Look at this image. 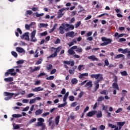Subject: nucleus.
<instances>
[{"label":"nucleus","mask_w":130,"mask_h":130,"mask_svg":"<svg viewBox=\"0 0 130 130\" xmlns=\"http://www.w3.org/2000/svg\"><path fill=\"white\" fill-rule=\"evenodd\" d=\"M64 26H66L64 24L62 23L61 26H59L58 30H59L60 34H63L64 33V30H64Z\"/></svg>","instance_id":"6e6552de"},{"label":"nucleus","mask_w":130,"mask_h":130,"mask_svg":"<svg viewBox=\"0 0 130 130\" xmlns=\"http://www.w3.org/2000/svg\"><path fill=\"white\" fill-rule=\"evenodd\" d=\"M40 66H38L37 67H35V69H33V67H30L29 68V72L30 73H34V72H37V71H39V70H40Z\"/></svg>","instance_id":"1a4fd4ad"},{"label":"nucleus","mask_w":130,"mask_h":130,"mask_svg":"<svg viewBox=\"0 0 130 130\" xmlns=\"http://www.w3.org/2000/svg\"><path fill=\"white\" fill-rule=\"evenodd\" d=\"M70 101H75V96L74 95H70L69 97Z\"/></svg>","instance_id":"4c0bfd02"},{"label":"nucleus","mask_w":130,"mask_h":130,"mask_svg":"<svg viewBox=\"0 0 130 130\" xmlns=\"http://www.w3.org/2000/svg\"><path fill=\"white\" fill-rule=\"evenodd\" d=\"M122 110L123 109L122 108H119L115 111V113H119V112L122 111Z\"/></svg>","instance_id":"8fccbe9b"},{"label":"nucleus","mask_w":130,"mask_h":130,"mask_svg":"<svg viewBox=\"0 0 130 130\" xmlns=\"http://www.w3.org/2000/svg\"><path fill=\"white\" fill-rule=\"evenodd\" d=\"M44 90V88H41V87L39 86L38 87H36L34 89H32V91L34 92H39V91H43Z\"/></svg>","instance_id":"4468645a"},{"label":"nucleus","mask_w":130,"mask_h":130,"mask_svg":"<svg viewBox=\"0 0 130 130\" xmlns=\"http://www.w3.org/2000/svg\"><path fill=\"white\" fill-rule=\"evenodd\" d=\"M35 121H36V118H33L29 121V124H31V123H33V122H35Z\"/></svg>","instance_id":"603ef678"},{"label":"nucleus","mask_w":130,"mask_h":130,"mask_svg":"<svg viewBox=\"0 0 130 130\" xmlns=\"http://www.w3.org/2000/svg\"><path fill=\"white\" fill-rule=\"evenodd\" d=\"M42 62V58H40L37 62L36 64H40Z\"/></svg>","instance_id":"a18cd8bd"},{"label":"nucleus","mask_w":130,"mask_h":130,"mask_svg":"<svg viewBox=\"0 0 130 130\" xmlns=\"http://www.w3.org/2000/svg\"><path fill=\"white\" fill-rule=\"evenodd\" d=\"M44 123L42 122H38L37 123V126H41L42 125H43Z\"/></svg>","instance_id":"bf43d9fd"},{"label":"nucleus","mask_w":130,"mask_h":130,"mask_svg":"<svg viewBox=\"0 0 130 130\" xmlns=\"http://www.w3.org/2000/svg\"><path fill=\"white\" fill-rule=\"evenodd\" d=\"M76 52H82L83 51V49L82 48H77V49L76 50Z\"/></svg>","instance_id":"3c124183"},{"label":"nucleus","mask_w":130,"mask_h":130,"mask_svg":"<svg viewBox=\"0 0 130 130\" xmlns=\"http://www.w3.org/2000/svg\"><path fill=\"white\" fill-rule=\"evenodd\" d=\"M11 54L14 56V57H18V54L15 51H12L11 52Z\"/></svg>","instance_id":"ea45409f"},{"label":"nucleus","mask_w":130,"mask_h":130,"mask_svg":"<svg viewBox=\"0 0 130 130\" xmlns=\"http://www.w3.org/2000/svg\"><path fill=\"white\" fill-rule=\"evenodd\" d=\"M43 112V110L38 109L35 112L36 115H40Z\"/></svg>","instance_id":"412c9836"},{"label":"nucleus","mask_w":130,"mask_h":130,"mask_svg":"<svg viewBox=\"0 0 130 130\" xmlns=\"http://www.w3.org/2000/svg\"><path fill=\"white\" fill-rule=\"evenodd\" d=\"M127 93V91L125 90H122V95H123V96H125V94Z\"/></svg>","instance_id":"0e129e2a"},{"label":"nucleus","mask_w":130,"mask_h":130,"mask_svg":"<svg viewBox=\"0 0 130 130\" xmlns=\"http://www.w3.org/2000/svg\"><path fill=\"white\" fill-rule=\"evenodd\" d=\"M30 26H32V23H30L29 25L25 24V29H26V30H30Z\"/></svg>","instance_id":"79ce46f5"},{"label":"nucleus","mask_w":130,"mask_h":130,"mask_svg":"<svg viewBox=\"0 0 130 130\" xmlns=\"http://www.w3.org/2000/svg\"><path fill=\"white\" fill-rule=\"evenodd\" d=\"M4 81H5V82H7V83H9L10 82H13V81H14V78L13 77L6 78L4 79Z\"/></svg>","instance_id":"6ab92c4d"},{"label":"nucleus","mask_w":130,"mask_h":130,"mask_svg":"<svg viewBox=\"0 0 130 130\" xmlns=\"http://www.w3.org/2000/svg\"><path fill=\"white\" fill-rule=\"evenodd\" d=\"M8 72H9V74L11 75V76H15L17 75L16 72L14 73V72H15V69H9Z\"/></svg>","instance_id":"2eb2a0df"},{"label":"nucleus","mask_w":130,"mask_h":130,"mask_svg":"<svg viewBox=\"0 0 130 130\" xmlns=\"http://www.w3.org/2000/svg\"><path fill=\"white\" fill-rule=\"evenodd\" d=\"M94 85H95V86L94 88V92H96V91H97L98 89H99V87L100 85H99V84H97V83H94Z\"/></svg>","instance_id":"c756f323"},{"label":"nucleus","mask_w":130,"mask_h":130,"mask_svg":"<svg viewBox=\"0 0 130 130\" xmlns=\"http://www.w3.org/2000/svg\"><path fill=\"white\" fill-rule=\"evenodd\" d=\"M47 115H49V112L44 113V114H43L42 115V117H45L47 116Z\"/></svg>","instance_id":"4d7b16f0"},{"label":"nucleus","mask_w":130,"mask_h":130,"mask_svg":"<svg viewBox=\"0 0 130 130\" xmlns=\"http://www.w3.org/2000/svg\"><path fill=\"white\" fill-rule=\"evenodd\" d=\"M36 17H42V16H44V13H41L39 14L38 12H36Z\"/></svg>","instance_id":"a19ab883"},{"label":"nucleus","mask_w":130,"mask_h":130,"mask_svg":"<svg viewBox=\"0 0 130 130\" xmlns=\"http://www.w3.org/2000/svg\"><path fill=\"white\" fill-rule=\"evenodd\" d=\"M81 21H79L77 23L75 24V28L76 29H77V28H78L80 25H81Z\"/></svg>","instance_id":"5fc2aeb1"},{"label":"nucleus","mask_w":130,"mask_h":130,"mask_svg":"<svg viewBox=\"0 0 130 130\" xmlns=\"http://www.w3.org/2000/svg\"><path fill=\"white\" fill-rule=\"evenodd\" d=\"M104 62H105V64L104 67H106V66L107 67L109 66V61L107 59L105 60Z\"/></svg>","instance_id":"58836bf2"},{"label":"nucleus","mask_w":130,"mask_h":130,"mask_svg":"<svg viewBox=\"0 0 130 130\" xmlns=\"http://www.w3.org/2000/svg\"><path fill=\"white\" fill-rule=\"evenodd\" d=\"M120 74H121V75L122 76V77H126L128 75L127 74V72L125 70L120 72Z\"/></svg>","instance_id":"5701e85b"},{"label":"nucleus","mask_w":130,"mask_h":130,"mask_svg":"<svg viewBox=\"0 0 130 130\" xmlns=\"http://www.w3.org/2000/svg\"><path fill=\"white\" fill-rule=\"evenodd\" d=\"M128 48H125L124 49H123L122 48H119L118 49V52H121L123 54H125V53H127L126 56L128 59H130V51H128Z\"/></svg>","instance_id":"20e7f679"},{"label":"nucleus","mask_w":130,"mask_h":130,"mask_svg":"<svg viewBox=\"0 0 130 130\" xmlns=\"http://www.w3.org/2000/svg\"><path fill=\"white\" fill-rule=\"evenodd\" d=\"M71 83L73 85H75V84H78V79H77V78H73L71 80Z\"/></svg>","instance_id":"393cba45"},{"label":"nucleus","mask_w":130,"mask_h":130,"mask_svg":"<svg viewBox=\"0 0 130 130\" xmlns=\"http://www.w3.org/2000/svg\"><path fill=\"white\" fill-rule=\"evenodd\" d=\"M91 79H95L96 80L94 82V84H99L101 81H103V75L101 74H91L90 75Z\"/></svg>","instance_id":"f03ea898"},{"label":"nucleus","mask_w":130,"mask_h":130,"mask_svg":"<svg viewBox=\"0 0 130 130\" xmlns=\"http://www.w3.org/2000/svg\"><path fill=\"white\" fill-rule=\"evenodd\" d=\"M21 39H25L27 41H30V38L29 37V32H27L24 33L22 36H21Z\"/></svg>","instance_id":"0eeeda50"},{"label":"nucleus","mask_w":130,"mask_h":130,"mask_svg":"<svg viewBox=\"0 0 130 130\" xmlns=\"http://www.w3.org/2000/svg\"><path fill=\"white\" fill-rule=\"evenodd\" d=\"M102 41H103L104 43H102L100 44L101 46H106V45H108V44H110L112 42V40L111 39H107L106 37H102Z\"/></svg>","instance_id":"7ed1b4c3"},{"label":"nucleus","mask_w":130,"mask_h":130,"mask_svg":"<svg viewBox=\"0 0 130 130\" xmlns=\"http://www.w3.org/2000/svg\"><path fill=\"white\" fill-rule=\"evenodd\" d=\"M84 95V91H81L79 94V98H82Z\"/></svg>","instance_id":"09e8293b"},{"label":"nucleus","mask_w":130,"mask_h":130,"mask_svg":"<svg viewBox=\"0 0 130 130\" xmlns=\"http://www.w3.org/2000/svg\"><path fill=\"white\" fill-rule=\"evenodd\" d=\"M109 127H111V128H115V127H116V125H113L111 123L109 124Z\"/></svg>","instance_id":"052dcab7"},{"label":"nucleus","mask_w":130,"mask_h":130,"mask_svg":"<svg viewBox=\"0 0 130 130\" xmlns=\"http://www.w3.org/2000/svg\"><path fill=\"white\" fill-rule=\"evenodd\" d=\"M40 26L41 27H47V26H48V24H44V23H40Z\"/></svg>","instance_id":"6e6d98bb"},{"label":"nucleus","mask_w":130,"mask_h":130,"mask_svg":"<svg viewBox=\"0 0 130 130\" xmlns=\"http://www.w3.org/2000/svg\"><path fill=\"white\" fill-rule=\"evenodd\" d=\"M101 95H108V91L106 90H102L100 92Z\"/></svg>","instance_id":"bb28decb"},{"label":"nucleus","mask_w":130,"mask_h":130,"mask_svg":"<svg viewBox=\"0 0 130 130\" xmlns=\"http://www.w3.org/2000/svg\"><path fill=\"white\" fill-rule=\"evenodd\" d=\"M85 87H88V88H92V87H93L92 81H89V82H87L85 85Z\"/></svg>","instance_id":"dca6fc26"},{"label":"nucleus","mask_w":130,"mask_h":130,"mask_svg":"<svg viewBox=\"0 0 130 130\" xmlns=\"http://www.w3.org/2000/svg\"><path fill=\"white\" fill-rule=\"evenodd\" d=\"M47 71H50L51 69H52L53 66L51 64H49L46 67Z\"/></svg>","instance_id":"f704fd0d"},{"label":"nucleus","mask_w":130,"mask_h":130,"mask_svg":"<svg viewBox=\"0 0 130 130\" xmlns=\"http://www.w3.org/2000/svg\"><path fill=\"white\" fill-rule=\"evenodd\" d=\"M124 56V55H123V54H118L115 57V58L116 59H117V58H120L121 57H123Z\"/></svg>","instance_id":"473e14b6"},{"label":"nucleus","mask_w":130,"mask_h":130,"mask_svg":"<svg viewBox=\"0 0 130 130\" xmlns=\"http://www.w3.org/2000/svg\"><path fill=\"white\" fill-rule=\"evenodd\" d=\"M125 124V121L118 122L117 123V125H118V126H123V125H124Z\"/></svg>","instance_id":"c85d7f7f"},{"label":"nucleus","mask_w":130,"mask_h":130,"mask_svg":"<svg viewBox=\"0 0 130 130\" xmlns=\"http://www.w3.org/2000/svg\"><path fill=\"white\" fill-rule=\"evenodd\" d=\"M16 50L17 52H19V53H23V52H25V50H24L23 48L20 47H16Z\"/></svg>","instance_id":"ddd939ff"},{"label":"nucleus","mask_w":130,"mask_h":130,"mask_svg":"<svg viewBox=\"0 0 130 130\" xmlns=\"http://www.w3.org/2000/svg\"><path fill=\"white\" fill-rule=\"evenodd\" d=\"M100 128L101 130H104V129H105V126L104 125H101L100 126Z\"/></svg>","instance_id":"774afa93"},{"label":"nucleus","mask_w":130,"mask_h":130,"mask_svg":"<svg viewBox=\"0 0 130 130\" xmlns=\"http://www.w3.org/2000/svg\"><path fill=\"white\" fill-rule=\"evenodd\" d=\"M14 95H15V93L13 92H4V96H6L4 100L6 101H9V100H11V99L13 98Z\"/></svg>","instance_id":"39448f33"},{"label":"nucleus","mask_w":130,"mask_h":130,"mask_svg":"<svg viewBox=\"0 0 130 130\" xmlns=\"http://www.w3.org/2000/svg\"><path fill=\"white\" fill-rule=\"evenodd\" d=\"M89 106H87L86 108L84 109L83 112L82 113L81 118H84V116H85V113H86V112H87L88 110H89Z\"/></svg>","instance_id":"f3484780"},{"label":"nucleus","mask_w":130,"mask_h":130,"mask_svg":"<svg viewBox=\"0 0 130 130\" xmlns=\"http://www.w3.org/2000/svg\"><path fill=\"white\" fill-rule=\"evenodd\" d=\"M50 50L51 51V52L54 53L53 54H51L50 56H49L47 58H53V57H55V56H57V53L60 51V49H61V47L59 46L57 48H55L53 47H51L50 48Z\"/></svg>","instance_id":"f257e3e1"},{"label":"nucleus","mask_w":130,"mask_h":130,"mask_svg":"<svg viewBox=\"0 0 130 130\" xmlns=\"http://www.w3.org/2000/svg\"><path fill=\"white\" fill-rule=\"evenodd\" d=\"M103 100H104V98L102 96H100L98 99L99 102H101V101H103Z\"/></svg>","instance_id":"c03bdc74"},{"label":"nucleus","mask_w":130,"mask_h":130,"mask_svg":"<svg viewBox=\"0 0 130 130\" xmlns=\"http://www.w3.org/2000/svg\"><path fill=\"white\" fill-rule=\"evenodd\" d=\"M12 117L15 118H18V117H22V114H14L12 115Z\"/></svg>","instance_id":"cd10ccee"},{"label":"nucleus","mask_w":130,"mask_h":130,"mask_svg":"<svg viewBox=\"0 0 130 130\" xmlns=\"http://www.w3.org/2000/svg\"><path fill=\"white\" fill-rule=\"evenodd\" d=\"M125 41H126L125 38H120L119 39V42H124Z\"/></svg>","instance_id":"13d9d810"},{"label":"nucleus","mask_w":130,"mask_h":130,"mask_svg":"<svg viewBox=\"0 0 130 130\" xmlns=\"http://www.w3.org/2000/svg\"><path fill=\"white\" fill-rule=\"evenodd\" d=\"M47 35V31H44L41 33V36H46Z\"/></svg>","instance_id":"69168bd1"},{"label":"nucleus","mask_w":130,"mask_h":130,"mask_svg":"<svg viewBox=\"0 0 130 130\" xmlns=\"http://www.w3.org/2000/svg\"><path fill=\"white\" fill-rule=\"evenodd\" d=\"M57 27V24H55L53 26V27H52V28L51 29H50V33H51L52 32H53V31H54V30H55L56 28Z\"/></svg>","instance_id":"7c9ffc66"},{"label":"nucleus","mask_w":130,"mask_h":130,"mask_svg":"<svg viewBox=\"0 0 130 130\" xmlns=\"http://www.w3.org/2000/svg\"><path fill=\"white\" fill-rule=\"evenodd\" d=\"M87 58L88 59H91V60H92V61H95V60L96 61H99V59H98V58L96 57V56H95L94 55L88 56L87 57Z\"/></svg>","instance_id":"9d476101"},{"label":"nucleus","mask_w":130,"mask_h":130,"mask_svg":"<svg viewBox=\"0 0 130 130\" xmlns=\"http://www.w3.org/2000/svg\"><path fill=\"white\" fill-rule=\"evenodd\" d=\"M36 102V98L31 99L29 101V104H33V103H35Z\"/></svg>","instance_id":"37998d69"},{"label":"nucleus","mask_w":130,"mask_h":130,"mask_svg":"<svg viewBox=\"0 0 130 130\" xmlns=\"http://www.w3.org/2000/svg\"><path fill=\"white\" fill-rule=\"evenodd\" d=\"M68 53L70 55H73L74 54H76V52L74 51V50L72 49L71 48L68 50Z\"/></svg>","instance_id":"aec40b11"},{"label":"nucleus","mask_w":130,"mask_h":130,"mask_svg":"<svg viewBox=\"0 0 130 130\" xmlns=\"http://www.w3.org/2000/svg\"><path fill=\"white\" fill-rule=\"evenodd\" d=\"M97 118H100V117H102V112L99 111L96 114Z\"/></svg>","instance_id":"72a5a7b5"},{"label":"nucleus","mask_w":130,"mask_h":130,"mask_svg":"<svg viewBox=\"0 0 130 130\" xmlns=\"http://www.w3.org/2000/svg\"><path fill=\"white\" fill-rule=\"evenodd\" d=\"M102 107H103V110H105L106 112H107V111H108V110H107L108 109L107 106H105L104 105H102Z\"/></svg>","instance_id":"e433bc0d"},{"label":"nucleus","mask_w":130,"mask_h":130,"mask_svg":"<svg viewBox=\"0 0 130 130\" xmlns=\"http://www.w3.org/2000/svg\"><path fill=\"white\" fill-rule=\"evenodd\" d=\"M35 35H36V30H34L31 34V40L30 41H31L32 42H37V39H36V38H35Z\"/></svg>","instance_id":"423d86ee"},{"label":"nucleus","mask_w":130,"mask_h":130,"mask_svg":"<svg viewBox=\"0 0 130 130\" xmlns=\"http://www.w3.org/2000/svg\"><path fill=\"white\" fill-rule=\"evenodd\" d=\"M71 37L72 38H74V37H75V31H70L69 32H67L66 34V37Z\"/></svg>","instance_id":"f8f14e48"},{"label":"nucleus","mask_w":130,"mask_h":130,"mask_svg":"<svg viewBox=\"0 0 130 130\" xmlns=\"http://www.w3.org/2000/svg\"><path fill=\"white\" fill-rule=\"evenodd\" d=\"M67 104H68L67 102H64L63 104H60V105H58V108H60L61 107H64V106H66V105H67Z\"/></svg>","instance_id":"2f4dec72"},{"label":"nucleus","mask_w":130,"mask_h":130,"mask_svg":"<svg viewBox=\"0 0 130 130\" xmlns=\"http://www.w3.org/2000/svg\"><path fill=\"white\" fill-rule=\"evenodd\" d=\"M65 26L67 27H69V29H72V30H74V29H75L74 25H70L69 24L67 23L65 24Z\"/></svg>","instance_id":"b1692460"},{"label":"nucleus","mask_w":130,"mask_h":130,"mask_svg":"<svg viewBox=\"0 0 130 130\" xmlns=\"http://www.w3.org/2000/svg\"><path fill=\"white\" fill-rule=\"evenodd\" d=\"M112 87L114 88V89H116V90H119V87L118 86V84H117V83L114 82L112 84Z\"/></svg>","instance_id":"a211bd4d"},{"label":"nucleus","mask_w":130,"mask_h":130,"mask_svg":"<svg viewBox=\"0 0 130 130\" xmlns=\"http://www.w3.org/2000/svg\"><path fill=\"white\" fill-rule=\"evenodd\" d=\"M56 73V69H53L51 72H50V75H53V74H55Z\"/></svg>","instance_id":"680f3d73"},{"label":"nucleus","mask_w":130,"mask_h":130,"mask_svg":"<svg viewBox=\"0 0 130 130\" xmlns=\"http://www.w3.org/2000/svg\"><path fill=\"white\" fill-rule=\"evenodd\" d=\"M45 127H46V126L45 125V124H43V125L41 126V129L40 130H44L45 129Z\"/></svg>","instance_id":"338daca9"},{"label":"nucleus","mask_w":130,"mask_h":130,"mask_svg":"<svg viewBox=\"0 0 130 130\" xmlns=\"http://www.w3.org/2000/svg\"><path fill=\"white\" fill-rule=\"evenodd\" d=\"M64 64H71V60L68 61V60H64L63 61Z\"/></svg>","instance_id":"49530a36"},{"label":"nucleus","mask_w":130,"mask_h":130,"mask_svg":"<svg viewBox=\"0 0 130 130\" xmlns=\"http://www.w3.org/2000/svg\"><path fill=\"white\" fill-rule=\"evenodd\" d=\"M54 79V76H50L46 78V80H53Z\"/></svg>","instance_id":"864d4df0"},{"label":"nucleus","mask_w":130,"mask_h":130,"mask_svg":"<svg viewBox=\"0 0 130 130\" xmlns=\"http://www.w3.org/2000/svg\"><path fill=\"white\" fill-rule=\"evenodd\" d=\"M96 113H97V111H91L89 112L86 115L88 117H92V116L94 114H96Z\"/></svg>","instance_id":"9b49d317"},{"label":"nucleus","mask_w":130,"mask_h":130,"mask_svg":"<svg viewBox=\"0 0 130 130\" xmlns=\"http://www.w3.org/2000/svg\"><path fill=\"white\" fill-rule=\"evenodd\" d=\"M33 14V12L31 10H27L25 13V17H28V15H31Z\"/></svg>","instance_id":"a878e982"},{"label":"nucleus","mask_w":130,"mask_h":130,"mask_svg":"<svg viewBox=\"0 0 130 130\" xmlns=\"http://www.w3.org/2000/svg\"><path fill=\"white\" fill-rule=\"evenodd\" d=\"M77 105H78V102H74L71 104V107H76V106Z\"/></svg>","instance_id":"c9c22d12"},{"label":"nucleus","mask_w":130,"mask_h":130,"mask_svg":"<svg viewBox=\"0 0 130 130\" xmlns=\"http://www.w3.org/2000/svg\"><path fill=\"white\" fill-rule=\"evenodd\" d=\"M16 63H17V64H22V63H24V60H19L16 62Z\"/></svg>","instance_id":"de8ad7c7"},{"label":"nucleus","mask_w":130,"mask_h":130,"mask_svg":"<svg viewBox=\"0 0 130 130\" xmlns=\"http://www.w3.org/2000/svg\"><path fill=\"white\" fill-rule=\"evenodd\" d=\"M38 120L39 122H44V119L43 118H39L38 119Z\"/></svg>","instance_id":"e2e57ef3"},{"label":"nucleus","mask_w":130,"mask_h":130,"mask_svg":"<svg viewBox=\"0 0 130 130\" xmlns=\"http://www.w3.org/2000/svg\"><path fill=\"white\" fill-rule=\"evenodd\" d=\"M59 118H60V116H57L56 117L55 119L56 125H58V123H59Z\"/></svg>","instance_id":"4be33fe9"}]
</instances>
